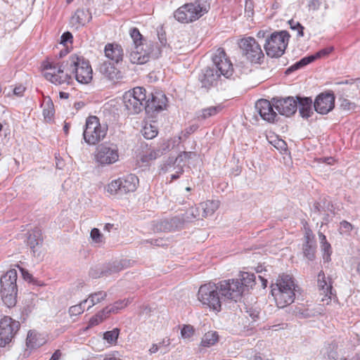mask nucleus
Wrapping results in <instances>:
<instances>
[{
	"mask_svg": "<svg viewBox=\"0 0 360 360\" xmlns=\"http://www.w3.org/2000/svg\"><path fill=\"white\" fill-rule=\"evenodd\" d=\"M104 54L113 63H119L123 60L124 49L118 43H108L104 47Z\"/></svg>",
	"mask_w": 360,
	"mask_h": 360,
	"instance_id": "20",
	"label": "nucleus"
},
{
	"mask_svg": "<svg viewBox=\"0 0 360 360\" xmlns=\"http://www.w3.org/2000/svg\"><path fill=\"white\" fill-rule=\"evenodd\" d=\"M121 181V195L127 194L136 191L139 184V179L134 174H129L124 178H120Z\"/></svg>",
	"mask_w": 360,
	"mask_h": 360,
	"instance_id": "25",
	"label": "nucleus"
},
{
	"mask_svg": "<svg viewBox=\"0 0 360 360\" xmlns=\"http://www.w3.org/2000/svg\"><path fill=\"white\" fill-rule=\"evenodd\" d=\"M120 335V330L114 328L112 330L106 331L103 333V339L110 345H115L117 342Z\"/></svg>",
	"mask_w": 360,
	"mask_h": 360,
	"instance_id": "39",
	"label": "nucleus"
},
{
	"mask_svg": "<svg viewBox=\"0 0 360 360\" xmlns=\"http://www.w3.org/2000/svg\"><path fill=\"white\" fill-rule=\"evenodd\" d=\"M213 63L216 67L215 70L226 77L231 75L233 65L231 60L226 56L224 49L219 48L216 50L212 57Z\"/></svg>",
	"mask_w": 360,
	"mask_h": 360,
	"instance_id": "14",
	"label": "nucleus"
},
{
	"mask_svg": "<svg viewBox=\"0 0 360 360\" xmlns=\"http://www.w3.org/2000/svg\"><path fill=\"white\" fill-rule=\"evenodd\" d=\"M26 344L27 347L34 348L41 345V342L38 340V334L36 332L29 331L26 339Z\"/></svg>",
	"mask_w": 360,
	"mask_h": 360,
	"instance_id": "40",
	"label": "nucleus"
},
{
	"mask_svg": "<svg viewBox=\"0 0 360 360\" xmlns=\"http://www.w3.org/2000/svg\"><path fill=\"white\" fill-rule=\"evenodd\" d=\"M146 111L148 113L160 112L167 108V98L161 91H155L146 100Z\"/></svg>",
	"mask_w": 360,
	"mask_h": 360,
	"instance_id": "15",
	"label": "nucleus"
},
{
	"mask_svg": "<svg viewBox=\"0 0 360 360\" xmlns=\"http://www.w3.org/2000/svg\"><path fill=\"white\" fill-rule=\"evenodd\" d=\"M99 72L110 80L119 79L122 77L121 72L109 61H104L100 65Z\"/></svg>",
	"mask_w": 360,
	"mask_h": 360,
	"instance_id": "24",
	"label": "nucleus"
},
{
	"mask_svg": "<svg viewBox=\"0 0 360 360\" xmlns=\"http://www.w3.org/2000/svg\"><path fill=\"white\" fill-rule=\"evenodd\" d=\"M108 311V307H105L102 310L99 311L95 315H94L89 321L88 326L83 329V331L85 332L88 330L89 328L98 326L102 322H103L107 318L109 317L110 314Z\"/></svg>",
	"mask_w": 360,
	"mask_h": 360,
	"instance_id": "28",
	"label": "nucleus"
},
{
	"mask_svg": "<svg viewBox=\"0 0 360 360\" xmlns=\"http://www.w3.org/2000/svg\"><path fill=\"white\" fill-rule=\"evenodd\" d=\"M72 76L80 84H88L93 79V69L91 63L81 53L71 54L67 60Z\"/></svg>",
	"mask_w": 360,
	"mask_h": 360,
	"instance_id": "5",
	"label": "nucleus"
},
{
	"mask_svg": "<svg viewBox=\"0 0 360 360\" xmlns=\"http://www.w3.org/2000/svg\"><path fill=\"white\" fill-rule=\"evenodd\" d=\"M146 90L136 86L124 92L122 104L129 115H136L142 111L143 102L146 100Z\"/></svg>",
	"mask_w": 360,
	"mask_h": 360,
	"instance_id": "7",
	"label": "nucleus"
},
{
	"mask_svg": "<svg viewBox=\"0 0 360 360\" xmlns=\"http://www.w3.org/2000/svg\"><path fill=\"white\" fill-rule=\"evenodd\" d=\"M62 356V352L60 349H57L53 354L52 356L49 360H60Z\"/></svg>",
	"mask_w": 360,
	"mask_h": 360,
	"instance_id": "58",
	"label": "nucleus"
},
{
	"mask_svg": "<svg viewBox=\"0 0 360 360\" xmlns=\"http://www.w3.org/2000/svg\"><path fill=\"white\" fill-rule=\"evenodd\" d=\"M255 108L264 120L269 122H274L277 115L274 110L270 101L266 99H260L257 101Z\"/></svg>",
	"mask_w": 360,
	"mask_h": 360,
	"instance_id": "21",
	"label": "nucleus"
},
{
	"mask_svg": "<svg viewBox=\"0 0 360 360\" xmlns=\"http://www.w3.org/2000/svg\"><path fill=\"white\" fill-rule=\"evenodd\" d=\"M171 146V140L170 139H166L163 140L162 143L160 144V146L158 149H160L161 151H162V155L170 150Z\"/></svg>",
	"mask_w": 360,
	"mask_h": 360,
	"instance_id": "55",
	"label": "nucleus"
},
{
	"mask_svg": "<svg viewBox=\"0 0 360 360\" xmlns=\"http://www.w3.org/2000/svg\"><path fill=\"white\" fill-rule=\"evenodd\" d=\"M304 242L302 245L303 253L309 259L313 260L314 259L316 252L315 236L307 222L304 226Z\"/></svg>",
	"mask_w": 360,
	"mask_h": 360,
	"instance_id": "18",
	"label": "nucleus"
},
{
	"mask_svg": "<svg viewBox=\"0 0 360 360\" xmlns=\"http://www.w3.org/2000/svg\"><path fill=\"white\" fill-rule=\"evenodd\" d=\"M159 350H160V347L158 346V345L157 343H155V344H153L151 345V347L148 349V352L150 354H153L158 352Z\"/></svg>",
	"mask_w": 360,
	"mask_h": 360,
	"instance_id": "59",
	"label": "nucleus"
},
{
	"mask_svg": "<svg viewBox=\"0 0 360 360\" xmlns=\"http://www.w3.org/2000/svg\"><path fill=\"white\" fill-rule=\"evenodd\" d=\"M121 181H120V179H115V180H112L111 182H110L105 189H106V191L110 194V195H121Z\"/></svg>",
	"mask_w": 360,
	"mask_h": 360,
	"instance_id": "38",
	"label": "nucleus"
},
{
	"mask_svg": "<svg viewBox=\"0 0 360 360\" xmlns=\"http://www.w3.org/2000/svg\"><path fill=\"white\" fill-rule=\"evenodd\" d=\"M120 158V153L117 145L102 144L96 148L94 153L96 162L101 166L112 165Z\"/></svg>",
	"mask_w": 360,
	"mask_h": 360,
	"instance_id": "11",
	"label": "nucleus"
},
{
	"mask_svg": "<svg viewBox=\"0 0 360 360\" xmlns=\"http://www.w3.org/2000/svg\"><path fill=\"white\" fill-rule=\"evenodd\" d=\"M288 23L290 25V28L292 30H295V31L297 32V35L299 37H302L303 36V34H304V33H303L304 27L298 21H296V20H295L293 19H291L290 20H289Z\"/></svg>",
	"mask_w": 360,
	"mask_h": 360,
	"instance_id": "46",
	"label": "nucleus"
},
{
	"mask_svg": "<svg viewBox=\"0 0 360 360\" xmlns=\"http://www.w3.org/2000/svg\"><path fill=\"white\" fill-rule=\"evenodd\" d=\"M87 302V300H84L80 303L73 305L69 308L68 313L70 317L75 321L79 315L84 311V304Z\"/></svg>",
	"mask_w": 360,
	"mask_h": 360,
	"instance_id": "34",
	"label": "nucleus"
},
{
	"mask_svg": "<svg viewBox=\"0 0 360 360\" xmlns=\"http://www.w3.org/2000/svg\"><path fill=\"white\" fill-rule=\"evenodd\" d=\"M20 328V323L5 316L0 321V346L10 343Z\"/></svg>",
	"mask_w": 360,
	"mask_h": 360,
	"instance_id": "13",
	"label": "nucleus"
},
{
	"mask_svg": "<svg viewBox=\"0 0 360 360\" xmlns=\"http://www.w3.org/2000/svg\"><path fill=\"white\" fill-rule=\"evenodd\" d=\"M18 274L15 269L8 270L1 278L0 293L1 300L8 307H13L17 302Z\"/></svg>",
	"mask_w": 360,
	"mask_h": 360,
	"instance_id": "6",
	"label": "nucleus"
},
{
	"mask_svg": "<svg viewBox=\"0 0 360 360\" xmlns=\"http://www.w3.org/2000/svg\"><path fill=\"white\" fill-rule=\"evenodd\" d=\"M195 155V153L193 152H186L184 151L181 153L176 158L175 161L172 160L168 163H164L161 165L160 169L163 172H167L169 170V169L174 166L176 161H179V162H183L184 160H189L192 158V156Z\"/></svg>",
	"mask_w": 360,
	"mask_h": 360,
	"instance_id": "30",
	"label": "nucleus"
},
{
	"mask_svg": "<svg viewBox=\"0 0 360 360\" xmlns=\"http://www.w3.org/2000/svg\"><path fill=\"white\" fill-rule=\"evenodd\" d=\"M323 3H325V1H323L322 0H310L308 3L309 10H318Z\"/></svg>",
	"mask_w": 360,
	"mask_h": 360,
	"instance_id": "51",
	"label": "nucleus"
},
{
	"mask_svg": "<svg viewBox=\"0 0 360 360\" xmlns=\"http://www.w3.org/2000/svg\"><path fill=\"white\" fill-rule=\"evenodd\" d=\"M240 284L242 286L252 287L255 284V276L248 272H243L240 274Z\"/></svg>",
	"mask_w": 360,
	"mask_h": 360,
	"instance_id": "43",
	"label": "nucleus"
},
{
	"mask_svg": "<svg viewBox=\"0 0 360 360\" xmlns=\"http://www.w3.org/2000/svg\"><path fill=\"white\" fill-rule=\"evenodd\" d=\"M73 36L70 32H64L60 37V44L68 46V44H72Z\"/></svg>",
	"mask_w": 360,
	"mask_h": 360,
	"instance_id": "49",
	"label": "nucleus"
},
{
	"mask_svg": "<svg viewBox=\"0 0 360 360\" xmlns=\"http://www.w3.org/2000/svg\"><path fill=\"white\" fill-rule=\"evenodd\" d=\"M355 270H356V272L358 274V276L360 277V261L356 262V266H355Z\"/></svg>",
	"mask_w": 360,
	"mask_h": 360,
	"instance_id": "64",
	"label": "nucleus"
},
{
	"mask_svg": "<svg viewBox=\"0 0 360 360\" xmlns=\"http://www.w3.org/2000/svg\"><path fill=\"white\" fill-rule=\"evenodd\" d=\"M315 60H316V56H314V55H311V56L303 58L299 62L295 63L294 65V66H295V69H297V68H302V67H304V66L308 65L309 63L314 61Z\"/></svg>",
	"mask_w": 360,
	"mask_h": 360,
	"instance_id": "48",
	"label": "nucleus"
},
{
	"mask_svg": "<svg viewBox=\"0 0 360 360\" xmlns=\"http://www.w3.org/2000/svg\"><path fill=\"white\" fill-rule=\"evenodd\" d=\"M297 106L299 107L300 114L302 117L308 118L313 114L312 110V100L309 97H297Z\"/></svg>",
	"mask_w": 360,
	"mask_h": 360,
	"instance_id": "26",
	"label": "nucleus"
},
{
	"mask_svg": "<svg viewBox=\"0 0 360 360\" xmlns=\"http://www.w3.org/2000/svg\"><path fill=\"white\" fill-rule=\"evenodd\" d=\"M91 16L88 12L84 9H77L73 16L72 20L73 22L79 25H84L89 21Z\"/></svg>",
	"mask_w": 360,
	"mask_h": 360,
	"instance_id": "32",
	"label": "nucleus"
},
{
	"mask_svg": "<svg viewBox=\"0 0 360 360\" xmlns=\"http://www.w3.org/2000/svg\"><path fill=\"white\" fill-rule=\"evenodd\" d=\"M129 35L133 41L134 46H142L145 41L143 36L136 27H132L129 30Z\"/></svg>",
	"mask_w": 360,
	"mask_h": 360,
	"instance_id": "36",
	"label": "nucleus"
},
{
	"mask_svg": "<svg viewBox=\"0 0 360 360\" xmlns=\"http://www.w3.org/2000/svg\"><path fill=\"white\" fill-rule=\"evenodd\" d=\"M319 239L321 240V244H323V243H325L328 242L327 240H326V236L323 233L319 232Z\"/></svg>",
	"mask_w": 360,
	"mask_h": 360,
	"instance_id": "63",
	"label": "nucleus"
},
{
	"mask_svg": "<svg viewBox=\"0 0 360 360\" xmlns=\"http://www.w3.org/2000/svg\"><path fill=\"white\" fill-rule=\"evenodd\" d=\"M17 266L21 271L22 276L25 280L28 281H31L32 280V276L31 274H30L28 272V271L20 267L19 265H18Z\"/></svg>",
	"mask_w": 360,
	"mask_h": 360,
	"instance_id": "56",
	"label": "nucleus"
},
{
	"mask_svg": "<svg viewBox=\"0 0 360 360\" xmlns=\"http://www.w3.org/2000/svg\"><path fill=\"white\" fill-rule=\"evenodd\" d=\"M290 34L286 31L275 32L266 39L264 49L268 56L271 58L281 57L285 52Z\"/></svg>",
	"mask_w": 360,
	"mask_h": 360,
	"instance_id": "8",
	"label": "nucleus"
},
{
	"mask_svg": "<svg viewBox=\"0 0 360 360\" xmlns=\"http://www.w3.org/2000/svg\"><path fill=\"white\" fill-rule=\"evenodd\" d=\"M195 328L190 324H184L181 328V337L184 340H190L195 335Z\"/></svg>",
	"mask_w": 360,
	"mask_h": 360,
	"instance_id": "42",
	"label": "nucleus"
},
{
	"mask_svg": "<svg viewBox=\"0 0 360 360\" xmlns=\"http://www.w3.org/2000/svg\"><path fill=\"white\" fill-rule=\"evenodd\" d=\"M210 9V3L207 0H195L193 2L185 4L174 12V18L183 24L193 22Z\"/></svg>",
	"mask_w": 360,
	"mask_h": 360,
	"instance_id": "3",
	"label": "nucleus"
},
{
	"mask_svg": "<svg viewBox=\"0 0 360 360\" xmlns=\"http://www.w3.org/2000/svg\"><path fill=\"white\" fill-rule=\"evenodd\" d=\"M335 96L333 93L325 91L319 94L314 101L315 111L321 115H326L335 108Z\"/></svg>",
	"mask_w": 360,
	"mask_h": 360,
	"instance_id": "16",
	"label": "nucleus"
},
{
	"mask_svg": "<svg viewBox=\"0 0 360 360\" xmlns=\"http://www.w3.org/2000/svg\"><path fill=\"white\" fill-rule=\"evenodd\" d=\"M107 131V127L102 125L96 116H89L86 120L84 139L88 144L95 145L105 137Z\"/></svg>",
	"mask_w": 360,
	"mask_h": 360,
	"instance_id": "9",
	"label": "nucleus"
},
{
	"mask_svg": "<svg viewBox=\"0 0 360 360\" xmlns=\"http://www.w3.org/2000/svg\"><path fill=\"white\" fill-rule=\"evenodd\" d=\"M340 105L342 108L345 110H354L356 108V104L354 103L351 102L348 99H343L341 102Z\"/></svg>",
	"mask_w": 360,
	"mask_h": 360,
	"instance_id": "50",
	"label": "nucleus"
},
{
	"mask_svg": "<svg viewBox=\"0 0 360 360\" xmlns=\"http://www.w3.org/2000/svg\"><path fill=\"white\" fill-rule=\"evenodd\" d=\"M25 91V87L22 85H20V86H15L14 88L13 93L15 95L21 96V95H22V94L24 93Z\"/></svg>",
	"mask_w": 360,
	"mask_h": 360,
	"instance_id": "57",
	"label": "nucleus"
},
{
	"mask_svg": "<svg viewBox=\"0 0 360 360\" xmlns=\"http://www.w3.org/2000/svg\"><path fill=\"white\" fill-rule=\"evenodd\" d=\"M162 155L160 149L148 148L139 157V161L145 165L150 164Z\"/></svg>",
	"mask_w": 360,
	"mask_h": 360,
	"instance_id": "27",
	"label": "nucleus"
},
{
	"mask_svg": "<svg viewBox=\"0 0 360 360\" xmlns=\"http://www.w3.org/2000/svg\"><path fill=\"white\" fill-rule=\"evenodd\" d=\"M333 51V48L330 46L325 48L323 49H321V51H318L314 56H316V58H320L324 56H328Z\"/></svg>",
	"mask_w": 360,
	"mask_h": 360,
	"instance_id": "52",
	"label": "nucleus"
},
{
	"mask_svg": "<svg viewBox=\"0 0 360 360\" xmlns=\"http://www.w3.org/2000/svg\"><path fill=\"white\" fill-rule=\"evenodd\" d=\"M353 226L347 221L343 220L340 222V230L345 232L349 233L352 231Z\"/></svg>",
	"mask_w": 360,
	"mask_h": 360,
	"instance_id": "53",
	"label": "nucleus"
},
{
	"mask_svg": "<svg viewBox=\"0 0 360 360\" xmlns=\"http://www.w3.org/2000/svg\"><path fill=\"white\" fill-rule=\"evenodd\" d=\"M107 297V293L104 291H98L94 293L91 294L89 297L86 299L87 302H89L90 304L88 309L94 306L96 304L100 303L103 300H104Z\"/></svg>",
	"mask_w": 360,
	"mask_h": 360,
	"instance_id": "37",
	"label": "nucleus"
},
{
	"mask_svg": "<svg viewBox=\"0 0 360 360\" xmlns=\"http://www.w3.org/2000/svg\"><path fill=\"white\" fill-rule=\"evenodd\" d=\"M238 46L243 56L250 63L261 64L264 58V54L261 46L252 37H245L240 39Z\"/></svg>",
	"mask_w": 360,
	"mask_h": 360,
	"instance_id": "10",
	"label": "nucleus"
},
{
	"mask_svg": "<svg viewBox=\"0 0 360 360\" xmlns=\"http://www.w3.org/2000/svg\"><path fill=\"white\" fill-rule=\"evenodd\" d=\"M103 360H122L120 357L115 356L114 354H109Z\"/></svg>",
	"mask_w": 360,
	"mask_h": 360,
	"instance_id": "62",
	"label": "nucleus"
},
{
	"mask_svg": "<svg viewBox=\"0 0 360 360\" xmlns=\"http://www.w3.org/2000/svg\"><path fill=\"white\" fill-rule=\"evenodd\" d=\"M276 148H285L286 146L285 142L283 140H278L277 145H274Z\"/></svg>",
	"mask_w": 360,
	"mask_h": 360,
	"instance_id": "61",
	"label": "nucleus"
},
{
	"mask_svg": "<svg viewBox=\"0 0 360 360\" xmlns=\"http://www.w3.org/2000/svg\"><path fill=\"white\" fill-rule=\"evenodd\" d=\"M223 109L221 105L216 106H210L202 109L198 112L197 118L198 120H205L211 117L215 116L219 114Z\"/></svg>",
	"mask_w": 360,
	"mask_h": 360,
	"instance_id": "29",
	"label": "nucleus"
},
{
	"mask_svg": "<svg viewBox=\"0 0 360 360\" xmlns=\"http://www.w3.org/2000/svg\"><path fill=\"white\" fill-rule=\"evenodd\" d=\"M54 107L52 102H47L43 109V115L46 121H51L54 115Z\"/></svg>",
	"mask_w": 360,
	"mask_h": 360,
	"instance_id": "44",
	"label": "nucleus"
},
{
	"mask_svg": "<svg viewBox=\"0 0 360 360\" xmlns=\"http://www.w3.org/2000/svg\"><path fill=\"white\" fill-rule=\"evenodd\" d=\"M220 76V74L215 69L206 68L200 74L199 80L202 86L210 88L217 83Z\"/></svg>",
	"mask_w": 360,
	"mask_h": 360,
	"instance_id": "22",
	"label": "nucleus"
},
{
	"mask_svg": "<svg viewBox=\"0 0 360 360\" xmlns=\"http://www.w3.org/2000/svg\"><path fill=\"white\" fill-rule=\"evenodd\" d=\"M317 285L320 294L323 295L321 301L328 304L333 295L331 278L326 277L323 271H320L317 276Z\"/></svg>",
	"mask_w": 360,
	"mask_h": 360,
	"instance_id": "17",
	"label": "nucleus"
},
{
	"mask_svg": "<svg viewBox=\"0 0 360 360\" xmlns=\"http://www.w3.org/2000/svg\"><path fill=\"white\" fill-rule=\"evenodd\" d=\"M130 303V300L129 299H124L122 300H119L113 303L111 307H108L109 314L111 313L116 314L120 310L125 308Z\"/></svg>",
	"mask_w": 360,
	"mask_h": 360,
	"instance_id": "41",
	"label": "nucleus"
},
{
	"mask_svg": "<svg viewBox=\"0 0 360 360\" xmlns=\"http://www.w3.org/2000/svg\"><path fill=\"white\" fill-rule=\"evenodd\" d=\"M157 344L160 347V349H164L165 351H167L168 347L171 344V340L169 338L166 337Z\"/></svg>",
	"mask_w": 360,
	"mask_h": 360,
	"instance_id": "54",
	"label": "nucleus"
},
{
	"mask_svg": "<svg viewBox=\"0 0 360 360\" xmlns=\"http://www.w3.org/2000/svg\"><path fill=\"white\" fill-rule=\"evenodd\" d=\"M297 101V98L293 97L279 99L275 102V108L280 114L288 117L296 112Z\"/></svg>",
	"mask_w": 360,
	"mask_h": 360,
	"instance_id": "19",
	"label": "nucleus"
},
{
	"mask_svg": "<svg viewBox=\"0 0 360 360\" xmlns=\"http://www.w3.org/2000/svg\"><path fill=\"white\" fill-rule=\"evenodd\" d=\"M216 283L223 300L236 301L243 294V288L238 279L224 280Z\"/></svg>",
	"mask_w": 360,
	"mask_h": 360,
	"instance_id": "12",
	"label": "nucleus"
},
{
	"mask_svg": "<svg viewBox=\"0 0 360 360\" xmlns=\"http://www.w3.org/2000/svg\"><path fill=\"white\" fill-rule=\"evenodd\" d=\"M90 236L94 242L96 243H100L103 242V236L100 232L99 229L94 228L91 229Z\"/></svg>",
	"mask_w": 360,
	"mask_h": 360,
	"instance_id": "47",
	"label": "nucleus"
},
{
	"mask_svg": "<svg viewBox=\"0 0 360 360\" xmlns=\"http://www.w3.org/2000/svg\"><path fill=\"white\" fill-rule=\"evenodd\" d=\"M158 134V129L155 123H146L142 129L143 136L147 139L155 138Z\"/></svg>",
	"mask_w": 360,
	"mask_h": 360,
	"instance_id": "35",
	"label": "nucleus"
},
{
	"mask_svg": "<svg viewBox=\"0 0 360 360\" xmlns=\"http://www.w3.org/2000/svg\"><path fill=\"white\" fill-rule=\"evenodd\" d=\"M219 341V335L216 331H208L202 338L200 346L203 347H210L213 346Z\"/></svg>",
	"mask_w": 360,
	"mask_h": 360,
	"instance_id": "31",
	"label": "nucleus"
},
{
	"mask_svg": "<svg viewBox=\"0 0 360 360\" xmlns=\"http://www.w3.org/2000/svg\"><path fill=\"white\" fill-rule=\"evenodd\" d=\"M197 297L203 309L215 314L221 311L224 300L216 283L208 282L201 285Z\"/></svg>",
	"mask_w": 360,
	"mask_h": 360,
	"instance_id": "4",
	"label": "nucleus"
},
{
	"mask_svg": "<svg viewBox=\"0 0 360 360\" xmlns=\"http://www.w3.org/2000/svg\"><path fill=\"white\" fill-rule=\"evenodd\" d=\"M150 58V52L142 46H134L129 53V58L133 64H144Z\"/></svg>",
	"mask_w": 360,
	"mask_h": 360,
	"instance_id": "23",
	"label": "nucleus"
},
{
	"mask_svg": "<svg viewBox=\"0 0 360 360\" xmlns=\"http://www.w3.org/2000/svg\"><path fill=\"white\" fill-rule=\"evenodd\" d=\"M296 288L297 285L292 276L285 274L279 275L271 285V294L276 306L284 308L294 302Z\"/></svg>",
	"mask_w": 360,
	"mask_h": 360,
	"instance_id": "1",
	"label": "nucleus"
},
{
	"mask_svg": "<svg viewBox=\"0 0 360 360\" xmlns=\"http://www.w3.org/2000/svg\"><path fill=\"white\" fill-rule=\"evenodd\" d=\"M321 249L323 252V260L326 262H328L330 260V255L332 253L330 244L328 242L321 244Z\"/></svg>",
	"mask_w": 360,
	"mask_h": 360,
	"instance_id": "45",
	"label": "nucleus"
},
{
	"mask_svg": "<svg viewBox=\"0 0 360 360\" xmlns=\"http://www.w3.org/2000/svg\"><path fill=\"white\" fill-rule=\"evenodd\" d=\"M220 202L219 200H207L201 203V207L203 210V216L208 217L214 214V212L219 207Z\"/></svg>",
	"mask_w": 360,
	"mask_h": 360,
	"instance_id": "33",
	"label": "nucleus"
},
{
	"mask_svg": "<svg viewBox=\"0 0 360 360\" xmlns=\"http://www.w3.org/2000/svg\"><path fill=\"white\" fill-rule=\"evenodd\" d=\"M66 65L67 60L56 63L46 59L41 64V71L46 79L56 85H70L73 83V77Z\"/></svg>",
	"mask_w": 360,
	"mask_h": 360,
	"instance_id": "2",
	"label": "nucleus"
},
{
	"mask_svg": "<svg viewBox=\"0 0 360 360\" xmlns=\"http://www.w3.org/2000/svg\"><path fill=\"white\" fill-rule=\"evenodd\" d=\"M183 172H184L183 167H181L179 169V171L176 172V174H174L172 175V176H171L172 181L179 179L180 175L182 174Z\"/></svg>",
	"mask_w": 360,
	"mask_h": 360,
	"instance_id": "60",
	"label": "nucleus"
}]
</instances>
